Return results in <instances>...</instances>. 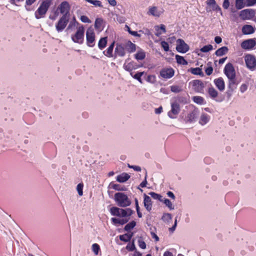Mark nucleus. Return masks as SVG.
I'll return each mask as SVG.
<instances>
[{
	"label": "nucleus",
	"instance_id": "nucleus-35",
	"mask_svg": "<svg viewBox=\"0 0 256 256\" xmlns=\"http://www.w3.org/2000/svg\"><path fill=\"white\" fill-rule=\"evenodd\" d=\"M176 62L178 64H182V65H186L188 64L187 61L184 58V57L176 55Z\"/></svg>",
	"mask_w": 256,
	"mask_h": 256
},
{
	"label": "nucleus",
	"instance_id": "nucleus-56",
	"mask_svg": "<svg viewBox=\"0 0 256 256\" xmlns=\"http://www.w3.org/2000/svg\"><path fill=\"white\" fill-rule=\"evenodd\" d=\"M247 89L248 85L245 84H242L240 88V90L242 93L244 92L247 90Z\"/></svg>",
	"mask_w": 256,
	"mask_h": 256
},
{
	"label": "nucleus",
	"instance_id": "nucleus-1",
	"mask_svg": "<svg viewBox=\"0 0 256 256\" xmlns=\"http://www.w3.org/2000/svg\"><path fill=\"white\" fill-rule=\"evenodd\" d=\"M110 212L114 216H118L122 218H128L132 215V211L130 208L122 209L113 206L110 209Z\"/></svg>",
	"mask_w": 256,
	"mask_h": 256
},
{
	"label": "nucleus",
	"instance_id": "nucleus-60",
	"mask_svg": "<svg viewBox=\"0 0 256 256\" xmlns=\"http://www.w3.org/2000/svg\"><path fill=\"white\" fill-rule=\"evenodd\" d=\"M128 166L130 168H132V169H134V170L136 171V172H140L141 170V168L140 166H130V164L128 165Z\"/></svg>",
	"mask_w": 256,
	"mask_h": 256
},
{
	"label": "nucleus",
	"instance_id": "nucleus-44",
	"mask_svg": "<svg viewBox=\"0 0 256 256\" xmlns=\"http://www.w3.org/2000/svg\"><path fill=\"white\" fill-rule=\"evenodd\" d=\"M213 49V46L211 44L204 46L200 49V50L202 52H207Z\"/></svg>",
	"mask_w": 256,
	"mask_h": 256
},
{
	"label": "nucleus",
	"instance_id": "nucleus-20",
	"mask_svg": "<svg viewBox=\"0 0 256 256\" xmlns=\"http://www.w3.org/2000/svg\"><path fill=\"white\" fill-rule=\"evenodd\" d=\"M162 11L159 10L156 6H153L148 8V14L151 15L155 17H159L162 14Z\"/></svg>",
	"mask_w": 256,
	"mask_h": 256
},
{
	"label": "nucleus",
	"instance_id": "nucleus-31",
	"mask_svg": "<svg viewBox=\"0 0 256 256\" xmlns=\"http://www.w3.org/2000/svg\"><path fill=\"white\" fill-rule=\"evenodd\" d=\"M208 94L212 98L215 100L218 95V92L213 87H210L208 88Z\"/></svg>",
	"mask_w": 256,
	"mask_h": 256
},
{
	"label": "nucleus",
	"instance_id": "nucleus-16",
	"mask_svg": "<svg viewBox=\"0 0 256 256\" xmlns=\"http://www.w3.org/2000/svg\"><path fill=\"white\" fill-rule=\"evenodd\" d=\"M70 5L66 2H62L58 8V10H59L60 12L65 16L67 18L68 14H69Z\"/></svg>",
	"mask_w": 256,
	"mask_h": 256
},
{
	"label": "nucleus",
	"instance_id": "nucleus-26",
	"mask_svg": "<svg viewBox=\"0 0 256 256\" xmlns=\"http://www.w3.org/2000/svg\"><path fill=\"white\" fill-rule=\"evenodd\" d=\"M154 30L156 31L155 34L158 36H159L162 34L165 33L166 32L165 26L162 24L160 26H154Z\"/></svg>",
	"mask_w": 256,
	"mask_h": 256
},
{
	"label": "nucleus",
	"instance_id": "nucleus-8",
	"mask_svg": "<svg viewBox=\"0 0 256 256\" xmlns=\"http://www.w3.org/2000/svg\"><path fill=\"white\" fill-rule=\"evenodd\" d=\"M224 72L229 80H233L235 78V70L232 64L228 63L226 65Z\"/></svg>",
	"mask_w": 256,
	"mask_h": 256
},
{
	"label": "nucleus",
	"instance_id": "nucleus-45",
	"mask_svg": "<svg viewBox=\"0 0 256 256\" xmlns=\"http://www.w3.org/2000/svg\"><path fill=\"white\" fill-rule=\"evenodd\" d=\"M80 25L78 22H76V18H74L73 20L70 22V24H68V26L67 28V30H69L71 28L72 26L74 28L76 26H78Z\"/></svg>",
	"mask_w": 256,
	"mask_h": 256
},
{
	"label": "nucleus",
	"instance_id": "nucleus-49",
	"mask_svg": "<svg viewBox=\"0 0 256 256\" xmlns=\"http://www.w3.org/2000/svg\"><path fill=\"white\" fill-rule=\"evenodd\" d=\"M102 20L101 18H96L94 23V26L96 29H100L102 27Z\"/></svg>",
	"mask_w": 256,
	"mask_h": 256
},
{
	"label": "nucleus",
	"instance_id": "nucleus-9",
	"mask_svg": "<svg viewBox=\"0 0 256 256\" xmlns=\"http://www.w3.org/2000/svg\"><path fill=\"white\" fill-rule=\"evenodd\" d=\"M255 15V12L252 9H245L240 12L239 16L242 20H252Z\"/></svg>",
	"mask_w": 256,
	"mask_h": 256
},
{
	"label": "nucleus",
	"instance_id": "nucleus-37",
	"mask_svg": "<svg viewBox=\"0 0 256 256\" xmlns=\"http://www.w3.org/2000/svg\"><path fill=\"white\" fill-rule=\"evenodd\" d=\"M144 72H137L134 75H133L132 72H130V74L132 77H133L134 79L137 80L139 82L142 83V80L141 79V76L144 74Z\"/></svg>",
	"mask_w": 256,
	"mask_h": 256
},
{
	"label": "nucleus",
	"instance_id": "nucleus-34",
	"mask_svg": "<svg viewBox=\"0 0 256 256\" xmlns=\"http://www.w3.org/2000/svg\"><path fill=\"white\" fill-rule=\"evenodd\" d=\"M193 101L198 104H203L205 103L204 98L200 96H194L192 97Z\"/></svg>",
	"mask_w": 256,
	"mask_h": 256
},
{
	"label": "nucleus",
	"instance_id": "nucleus-6",
	"mask_svg": "<svg viewBox=\"0 0 256 256\" xmlns=\"http://www.w3.org/2000/svg\"><path fill=\"white\" fill-rule=\"evenodd\" d=\"M244 58L246 67L252 71L254 70L256 68V58L252 54H247Z\"/></svg>",
	"mask_w": 256,
	"mask_h": 256
},
{
	"label": "nucleus",
	"instance_id": "nucleus-41",
	"mask_svg": "<svg viewBox=\"0 0 256 256\" xmlns=\"http://www.w3.org/2000/svg\"><path fill=\"white\" fill-rule=\"evenodd\" d=\"M92 250L95 255H98L100 250V247L98 244H94L92 246Z\"/></svg>",
	"mask_w": 256,
	"mask_h": 256
},
{
	"label": "nucleus",
	"instance_id": "nucleus-21",
	"mask_svg": "<svg viewBox=\"0 0 256 256\" xmlns=\"http://www.w3.org/2000/svg\"><path fill=\"white\" fill-rule=\"evenodd\" d=\"M255 28L249 24L244 25L242 28V32L244 34H250L254 33Z\"/></svg>",
	"mask_w": 256,
	"mask_h": 256
},
{
	"label": "nucleus",
	"instance_id": "nucleus-42",
	"mask_svg": "<svg viewBox=\"0 0 256 256\" xmlns=\"http://www.w3.org/2000/svg\"><path fill=\"white\" fill-rule=\"evenodd\" d=\"M132 236V235L129 234H125L120 236V239L122 241L128 242L130 240Z\"/></svg>",
	"mask_w": 256,
	"mask_h": 256
},
{
	"label": "nucleus",
	"instance_id": "nucleus-19",
	"mask_svg": "<svg viewBox=\"0 0 256 256\" xmlns=\"http://www.w3.org/2000/svg\"><path fill=\"white\" fill-rule=\"evenodd\" d=\"M144 204L146 209L150 212L152 210V202L151 198L146 194H144Z\"/></svg>",
	"mask_w": 256,
	"mask_h": 256
},
{
	"label": "nucleus",
	"instance_id": "nucleus-64",
	"mask_svg": "<svg viewBox=\"0 0 256 256\" xmlns=\"http://www.w3.org/2000/svg\"><path fill=\"white\" fill-rule=\"evenodd\" d=\"M167 195L168 197L172 198L173 200H175L176 197L174 193L170 191H169L167 192Z\"/></svg>",
	"mask_w": 256,
	"mask_h": 256
},
{
	"label": "nucleus",
	"instance_id": "nucleus-17",
	"mask_svg": "<svg viewBox=\"0 0 256 256\" xmlns=\"http://www.w3.org/2000/svg\"><path fill=\"white\" fill-rule=\"evenodd\" d=\"M174 74V70L172 68H165L160 72V76L164 78L168 79L172 77Z\"/></svg>",
	"mask_w": 256,
	"mask_h": 256
},
{
	"label": "nucleus",
	"instance_id": "nucleus-29",
	"mask_svg": "<svg viewBox=\"0 0 256 256\" xmlns=\"http://www.w3.org/2000/svg\"><path fill=\"white\" fill-rule=\"evenodd\" d=\"M188 72L194 75H199L201 76L204 75L202 69L200 68H192L188 70Z\"/></svg>",
	"mask_w": 256,
	"mask_h": 256
},
{
	"label": "nucleus",
	"instance_id": "nucleus-58",
	"mask_svg": "<svg viewBox=\"0 0 256 256\" xmlns=\"http://www.w3.org/2000/svg\"><path fill=\"white\" fill-rule=\"evenodd\" d=\"M230 6V0H224L222 6L224 9H228Z\"/></svg>",
	"mask_w": 256,
	"mask_h": 256
},
{
	"label": "nucleus",
	"instance_id": "nucleus-14",
	"mask_svg": "<svg viewBox=\"0 0 256 256\" xmlns=\"http://www.w3.org/2000/svg\"><path fill=\"white\" fill-rule=\"evenodd\" d=\"M256 45V39H248L243 41L241 44V47L244 50L252 49Z\"/></svg>",
	"mask_w": 256,
	"mask_h": 256
},
{
	"label": "nucleus",
	"instance_id": "nucleus-57",
	"mask_svg": "<svg viewBox=\"0 0 256 256\" xmlns=\"http://www.w3.org/2000/svg\"><path fill=\"white\" fill-rule=\"evenodd\" d=\"M256 4V0H246V6H250Z\"/></svg>",
	"mask_w": 256,
	"mask_h": 256
},
{
	"label": "nucleus",
	"instance_id": "nucleus-2",
	"mask_svg": "<svg viewBox=\"0 0 256 256\" xmlns=\"http://www.w3.org/2000/svg\"><path fill=\"white\" fill-rule=\"evenodd\" d=\"M114 199L117 204L120 207H127L131 204L130 199L126 194L123 192L115 194Z\"/></svg>",
	"mask_w": 256,
	"mask_h": 256
},
{
	"label": "nucleus",
	"instance_id": "nucleus-43",
	"mask_svg": "<svg viewBox=\"0 0 256 256\" xmlns=\"http://www.w3.org/2000/svg\"><path fill=\"white\" fill-rule=\"evenodd\" d=\"M88 2L92 4L94 6L96 7H100L102 8V3L100 0H88Z\"/></svg>",
	"mask_w": 256,
	"mask_h": 256
},
{
	"label": "nucleus",
	"instance_id": "nucleus-46",
	"mask_svg": "<svg viewBox=\"0 0 256 256\" xmlns=\"http://www.w3.org/2000/svg\"><path fill=\"white\" fill-rule=\"evenodd\" d=\"M136 225V222L134 221H132L124 227V230L126 231L132 229Z\"/></svg>",
	"mask_w": 256,
	"mask_h": 256
},
{
	"label": "nucleus",
	"instance_id": "nucleus-15",
	"mask_svg": "<svg viewBox=\"0 0 256 256\" xmlns=\"http://www.w3.org/2000/svg\"><path fill=\"white\" fill-rule=\"evenodd\" d=\"M198 114V110L194 108L190 111L185 117L184 120L186 122H192L195 121Z\"/></svg>",
	"mask_w": 256,
	"mask_h": 256
},
{
	"label": "nucleus",
	"instance_id": "nucleus-11",
	"mask_svg": "<svg viewBox=\"0 0 256 256\" xmlns=\"http://www.w3.org/2000/svg\"><path fill=\"white\" fill-rule=\"evenodd\" d=\"M68 19L65 16H62L56 24V28L58 32H62L66 27Z\"/></svg>",
	"mask_w": 256,
	"mask_h": 256
},
{
	"label": "nucleus",
	"instance_id": "nucleus-39",
	"mask_svg": "<svg viewBox=\"0 0 256 256\" xmlns=\"http://www.w3.org/2000/svg\"><path fill=\"white\" fill-rule=\"evenodd\" d=\"M153 198L155 199V200H159L160 202H163V198H162V196L159 194H156L154 192H150L149 194H148Z\"/></svg>",
	"mask_w": 256,
	"mask_h": 256
},
{
	"label": "nucleus",
	"instance_id": "nucleus-53",
	"mask_svg": "<svg viewBox=\"0 0 256 256\" xmlns=\"http://www.w3.org/2000/svg\"><path fill=\"white\" fill-rule=\"evenodd\" d=\"M80 20L84 23H90L91 21L86 16H82L80 18Z\"/></svg>",
	"mask_w": 256,
	"mask_h": 256
},
{
	"label": "nucleus",
	"instance_id": "nucleus-33",
	"mask_svg": "<svg viewBox=\"0 0 256 256\" xmlns=\"http://www.w3.org/2000/svg\"><path fill=\"white\" fill-rule=\"evenodd\" d=\"M106 44H107V38L104 37V38H101L100 40L98 43V48L100 50H102L103 48H104L106 47Z\"/></svg>",
	"mask_w": 256,
	"mask_h": 256
},
{
	"label": "nucleus",
	"instance_id": "nucleus-50",
	"mask_svg": "<svg viewBox=\"0 0 256 256\" xmlns=\"http://www.w3.org/2000/svg\"><path fill=\"white\" fill-rule=\"evenodd\" d=\"M112 188L117 190H124L125 188L118 184H111Z\"/></svg>",
	"mask_w": 256,
	"mask_h": 256
},
{
	"label": "nucleus",
	"instance_id": "nucleus-51",
	"mask_svg": "<svg viewBox=\"0 0 256 256\" xmlns=\"http://www.w3.org/2000/svg\"><path fill=\"white\" fill-rule=\"evenodd\" d=\"M161 46L164 51L168 52L169 50V45L167 42L165 41L162 42Z\"/></svg>",
	"mask_w": 256,
	"mask_h": 256
},
{
	"label": "nucleus",
	"instance_id": "nucleus-30",
	"mask_svg": "<svg viewBox=\"0 0 256 256\" xmlns=\"http://www.w3.org/2000/svg\"><path fill=\"white\" fill-rule=\"evenodd\" d=\"M128 219L129 218L120 219L115 218H111V220L114 224H124L128 222Z\"/></svg>",
	"mask_w": 256,
	"mask_h": 256
},
{
	"label": "nucleus",
	"instance_id": "nucleus-61",
	"mask_svg": "<svg viewBox=\"0 0 256 256\" xmlns=\"http://www.w3.org/2000/svg\"><path fill=\"white\" fill-rule=\"evenodd\" d=\"M205 71H206V74L208 76H210L212 74L213 69L212 67H208L206 68Z\"/></svg>",
	"mask_w": 256,
	"mask_h": 256
},
{
	"label": "nucleus",
	"instance_id": "nucleus-59",
	"mask_svg": "<svg viewBox=\"0 0 256 256\" xmlns=\"http://www.w3.org/2000/svg\"><path fill=\"white\" fill-rule=\"evenodd\" d=\"M138 246L140 248H142V249L146 248V244L143 240H138Z\"/></svg>",
	"mask_w": 256,
	"mask_h": 256
},
{
	"label": "nucleus",
	"instance_id": "nucleus-54",
	"mask_svg": "<svg viewBox=\"0 0 256 256\" xmlns=\"http://www.w3.org/2000/svg\"><path fill=\"white\" fill-rule=\"evenodd\" d=\"M172 92H178L181 90L180 87L177 86H170Z\"/></svg>",
	"mask_w": 256,
	"mask_h": 256
},
{
	"label": "nucleus",
	"instance_id": "nucleus-38",
	"mask_svg": "<svg viewBox=\"0 0 256 256\" xmlns=\"http://www.w3.org/2000/svg\"><path fill=\"white\" fill-rule=\"evenodd\" d=\"M170 210H173L174 208V206L172 202L168 198H163L162 202Z\"/></svg>",
	"mask_w": 256,
	"mask_h": 256
},
{
	"label": "nucleus",
	"instance_id": "nucleus-52",
	"mask_svg": "<svg viewBox=\"0 0 256 256\" xmlns=\"http://www.w3.org/2000/svg\"><path fill=\"white\" fill-rule=\"evenodd\" d=\"M147 81L150 83H154L156 82V77L154 75H149L147 78Z\"/></svg>",
	"mask_w": 256,
	"mask_h": 256
},
{
	"label": "nucleus",
	"instance_id": "nucleus-28",
	"mask_svg": "<svg viewBox=\"0 0 256 256\" xmlns=\"http://www.w3.org/2000/svg\"><path fill=\"white\" fill-rule=\"evenodd\" d=\"M130 176L126 173H122L116 177V180L120 182H124L130 178Z\"/></svg>",
	"mask_w": 256,
	"mask_h": 256
},
{
	"label": "nucleus",
	"instance_id": "nucleus-18",
	"mask_svg": "<svg viewBox=\"0 0 256 256\" xmlns=\"http://www.w3.org/2000/svg\"><path fill=\"white\" fill-rule=\"evenodd\" d=\"M140 66L137 64L135 62L133 61L128 62L126 60L123 66L124 68L128 72H132V70L137 69Z\"/></svg>",
	"mask_w": 256,
	"mask_h": 256
},
{
	"label": "nucleus",
	"instance_id": "nucleus-25",
	"mask_svg": "<svg viewBox=\"0 0 256 256\" xmlns=\"http://www.w3.org/2000/svg\"><path fill=\"white\" fill-rule=\"evenodd\" d=\"M210 116L205 113L202 114L199 120V123L202 126H204L210 120Z\"/></svg>",
	"mask_w": 256,
	"mask_h": 256
},
{
	"label": "nucleus",
	"instance_id": "nucleus-48",
	"mask_svg": "<svg viewBox=\"0 0 256 256\" xmlns=\"http://www.w3.org/2000/svg\"><path fill=\"white\" fill-rule=\"evenodd\" d=\"M83 188L84 184L82 183H80L76 186V190L80 196H82L83 195Z\"/></svg>",
	"mask_w": 256,
	"mask_h": 256
},
{
	"label": "nucleus",
	"instance_id": "nucleus-32",
	"mask_svg": "<svg viewBox=\"0 0 256 256\" xmlns=\"http://www.w3.org/2000/svg\"><path fill=\"white\" fill-rule=\"evenodd\" d=\"M228 52V48L226 46H222L218 48L215 54L217 56H220L226 54Z\"/></svg>",
	"mask_w": 256,
	"mask_h": 256
},
{
	"label": "nucleus",
	"instance_id": "nucleus-7",
	"mask_svg": "<svg viewBox=\"0 0 256 256\" xmlns=\"http://www.w3.org/2000/svg\"><path fill=\"white\" fill-rule=\"evenodd\" d=\"M86 44L90 47L95 45V33L92 28H89L86 32Z\"/></svg>",
	"mask_w": 256,
	"mask_h": 256
},
{
	"label": "nucleus",
	"instance_id": "nucleus-5",
	"mask_svg": "<svg viewBox=\"0 0 256 256\" xmlns=\"http://www.w3.org/2000/svg\"><path fill=\"white\" fill-rule=\"evenodd\" d=\"M192 88L196 92L203 93L206 86L205 84L200 80H193L190 82Z\"/></svg>",
	"mask_w": 256,
	"mask_h": 256
},
{
	"label": "nucleus",
	"instance_id": "nucleus-13",
	"mask_svg": "<svg viewBox=\"0 0 256 256\" xmlns=\"http://www.w3.org/2000/svg\"><path fill=\"white\" fill-rule=\"evenodd\" d=\"M171 107V110L168 112V116L171 118H175L180 112V106L176 102H174L172 104Z\"/></svg>",
	"mask_w": 256,
	"mask_h": 256
},
{
	"label": "nucleus",
	"instance_id": "nucleus-24",
	"mask_svg": "<svg viewBox=\"0 0 256 256\" xmlns=\"http://www.w3.org/2000/svg\"><path fill=\"white\" fill-rule=\"evenodd\" d=\"M115 44V42H113L112 44L106 49V51L104 52V54L108 58H114L113 54L114 48Z\"/></svg>",
	"mask_w": 256,
	"mask_h": 256
},
{
	"label": "nucleus",
	"instance_id": "nucleus-63",
	"mask_svg": "<svg viewBox=\"0 0 256 256\" xmlns=\"http://www.w3.org/2000/svg\"><path fill=\"white\" fill-rule=\"evenodd\" d=\"M108 0V4L112 6H114L116 5V0Z\"/></svg>",
	"mask_w": 256,
	"mask_h": 256
},
{
	"label": "nucleus",
	"instance_id": "nucleus-36",
	"mask_svg": "<svg viewBox=\"0 0 256 256\" xmlns=\"http://www.w3.org/2000/svg\"><path fill=\"white\" fill-rule=\"evenodd\" d=\"M145 56H146V54H145L144 52L142 50L138 51L135 54V58L137 60H142L144 58Z\"/></svg>",
	"mask_w": 256,
	"mask_h": 256
},
{
	"label": "nucleus",
	"instance_id": "nucleus-47",
	"mask_svg": "<svg viewBox=\"0 0 256 256\" xmlns=\"http://www.w3.org/2000/svg\"><path fill=\"white\" fill-rule=\"evenodd\" d=\"M244 0H236V7L237 9L240 10L244 6Z\"/></svg>",
	"mask_w": 256,
	"mask_h": 256
},
{
	"label": "nucleus",
	"instance_id": "nucleus-23",
	"mask_svg": "<svg viewBox=\"0 0 256 256\" xmlns=\"http://www.w3.org/2000/svg\"><path fill=\"white\" fill-rule=\"evenodd\" d=\"M206 3L207 5L210 6L213 10L219 12L220 14L222 15V12L221 8L218 5L216 4L215 0H207Z\"/></svg>",
	"mask_w": 256,
	"mask_h": 256
},
{
	"label": "nucleus",
	"instance_id": "nucleus-27",
	"mask_svg": "<svg viewBox=\"0 0 256 256\" xmlns=\"http://www.w3.org/2000/svg\"><path fill=\"white\" fill-rule=\"evenodd\" d=\"M126 50L128 52H132L136 50V45L130 41H128L124 44Z\"/></svg>",
	"mask_w": 256,
	"mask_h": 256
},
{
	"label": "nucleus",
	"instance_id": "nucleus-10",
	"mask_svg": "<svg viewBox=\"0 0 256 256\" xmlns=\"http://www.w3.org/2000/svg\"><path fill=\"white\" fill-rule=\"evenodd\" d=\"M126 54V48L124 44L120 42H116L114 49V58L117 56L123 57Z\"/></svg>",
	"mask_w": 256,
	"mask_h": 256
},
{
	"label": "nucleus",
	"instance_id": "nucleus-3",
	"mask_svg": "<svg viewBox=\"0 0 256 256\" xmlns=\"http://www.w3.org/2000/svg\"><path fill=\"white\" fill-rule=\"evenodd\" d=\"M52 0H45L42 2L38 9L35 12V16L37 19H40L44 16L51 5Z\"/></svg>",
	"mask_w": 256,
	"mask_h": 256
},
{
	"label": "nucleus",
	"instance_id": "nucleus-40",
	"mask_svg": "<svg viewBox=\"0 0 256 256\" xmlns=\"http://www.w3.org/2000/svg\"><path fill=\"white\" fill-rule=\"evenodd\" d=\"M162 219L164 222H168L172 219V216L169 213H165L163 214Z\"/></svg>",
	"mask_w": 256,
	"mask_h": 256
},
{
	"label": "nucleus",
	"instance_id": "nucleus-4",
	"mask_svg": "<svg viewBox=\"0 0 256 256\" xmlns=\"http://www.w3.org/2000/svg\"><path fill=\"white\" fill-rule=\"evenodd\" d=\"M84 28L82 25H80L76 28V32L72 34L71 38L72 40L78 44H82L84 40Z\"/></svg>",
	"mask_w": 256,
	"mask_h": 256
},
{
	"label": "nucleus",
	"instance_id": "nucleus-62",
	"mask_svg": "<svg viewBox=\"0 0 256 256\" xmlns=\"http://www.w3.org/2000/svg\"><path fill=\"white\" fill-rule=\"evenodd\" d=\"M150 234L152 237L155 240V241L158 242L159 240L158 236L154 232L151 231Z\"/></svg>",
	"mask_w": 256,
	"mask_h": 256
},
{
	"label": "nucleus",
	"instance_id": "nucleus-22",
	"mask_svg": "<svg viewBox=\"0 0 256 256\" xmlns=\"http://www.w3.org/2000/svg\"><path fill=\"white\" fill-rule=\"evenodd\" d=\"M214 83L216 86L220 91H223L225 88L224 82L222 78H216L214 80Z\"/></svg>",
	"mask_w": 256,
	"mask_h": 256
},
{
	"label": "nucleus",
	"instance_id": "nucleus-12",
	"mask_svg": "<svg viewBox=\"0 0 256 256\" xmlns=\"http://www.w3.org/2000/svg\"><path fill=\"white\" fill-rule=\"evenodd\" d=\"M176 50L182 53H186L189 50L188 46L182 39H178L176 40Z\"/></svg>",
	"mask_w": 256,
	"mask_h": 256
},
{
	"label": "nucleus",
	"instance_id": "nucleus-55",
	"mask_svg": "<svg viewBox=\"0 0 256 256\" xmlns=\"http://www.w3.org/2000/svg\"><path fill=\"white\" fill-rule=\"evenodd\" d=\"M126 250L129 251H132L135 249V246L134 242H133L132 244H128L126 246Z\"/></svg>",
	"mask_w": 256,
	"mask_h": 256
}]
</instances>
